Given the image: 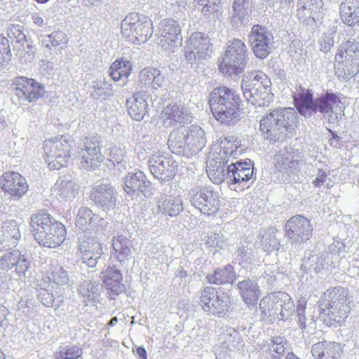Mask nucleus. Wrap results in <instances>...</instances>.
<instances>
[{"label": "nucleus", "mask_w": 359, "mask_h": 359, "mask_svg": "<svg viewBox=\"0 0 359 359\" xmlns=\"http://www.w3.org/2000/svg\"><path fill=\"white\" fill-rule=\"evenodd\" d=\"M217 293L216 289L212 286L205 287L201 291L199 304L205 312V307L213 304Z\"/></svg>", "instance_id": "obj_54"}, {"label": "nucleus", "mask_w": 359, "mask_h": 359, "mask_svg": "<svg viewBox=\"0 0 359 359\" xmlns=\"http://www.w3.org/2000/svg\"><path fill=\"white\" fill-rule=\"evenodd\" d=\"M149 168L154 177L169 180L175 175L174 167L170 158L160 154H154L149 160Z\"/></svg>", "instance_id": "obj_27"}, {"label": "nucleus", "mask_w": 359, "mask_h": 359, "mask_svg": "<svg viewBox=\"0 0 359 359\" xmlns=\"http://www.w3.org/2000/svg\"><path fill=\"white\" fill-rule=\"evenodd\" d=\"M262 249L267 253L276 249L278 242L273 231H266L260 238Z\"/></svg>", "instance_id": "obj_55"}, {"label": "nucleus", "mask_w": 359, "mask_h": 359, "mask_svg": "<svg viewBox=\"0 0 359 359\" xmlns=\"http://www.w3.org/2000/svg\"><path fill=\"white\" fill-rule=\"evenodd\" d=\"M91 95L97 98L106 99L113 95L112 86L105 78H97L93 82Z\"/></svg>", "instance_id": "obj_48"}, {"label": "nucleus", "mask_w": 359, "mask_h": 359, "mask_svg": "<svg viewBox=\"0 0 359 359\" xmlns=\"http://www.w3.org/2000/svg\"><path fill=\"white\" fill-rule=\"evenodd\" d=\"M31 266V260L27 254L18 250L5 252L0 258V269L8 271L14 269L19 279L25 278Z\"/></svg>", "instance_id": "obj_18"}, {"label": "nucleus", "mask_w": 359, "mask_h": 359, "mask_svg": "<svg viewBox=\"0 0 359 359\" xmlns=\"http://www.w3.org/2000/svg\"><path fill=\"white\" fill-rule=\"evenodd\" d=\"M205 245L215 254L224 248L225 241L221 233H211L205 237Z\"/></svg>", "instance_id": "obj_52"}, {"label": "nucleus", "mask_w": 359, "mask_h": 359, "mask_svg": "<svg viewBox=\"0 0 359 359\" xmlns=\"http://www.w3.org/2000/svg\"><path fill=\"white\" fill-rule=\"evenodd\" d=\"M49 278L53 283L59 286H67L69 279L67 271L63 266L57 264V262L51 264L49 269Z\"/></svg>", "instance_id": "obj_47"}, {"label": "nucleus", "mask_w": 359, "mask_h": 359, "mask_svg": "<svg viewBox=\"0 0 359 359\" xmlns=\"http://www.w3.org/2000/svg\"><path fill=\"white\" fill-rule=\"evenodd\" d=\"M109 161L113 163L114 165L123 164L122 166L126 168V151L124 148L121 146H114L109 149Z\"/></svg>", "instance_id": "obj_57"}, {"label": "nucleus", "mask_w": 359, "mask_h": 359, "mask_svg": "<svg viewBox=\"0 0 359 359\" xmlns=\"http://www.w3.org/2000/svg\"><path fill=\"white\" fill-rule=\"evenodd\" d=\"M152 21L137 13L126 15L121 24V34L133 43H145L153 32Z\"/></svg>", "instance_id": "obj_10"}, {"label": "nucleus", "mask_w": 359, "mask_h": 359, "mask_svg": "<svg viewBox=\"0 0 359 359\" xmlns=\"http://www.w3.org/2000/svg\"><path fill=\"white\" fill-rule=\"evenodd\" d=\"M187 128L183 126H180L170 133L168 144L172 152L181 153L187 147Z\"/></svg>", "instance_id": "obj_42"}, {"label": "nucleus", "mask_w": 359, "mask_h": 359, "mask_svg": "<svg viewBox=\"0 0 359 359\" xmlns=\"http://www.w3.org/2000/svg\"><path fill=\"white\" fill-rule=\"evenodd\" d=\"M188 198L193 206L208 216L215 215L219 210V198L211 187L191 188L188 193Z\"/></svg>", "instance_id": "obj_12"}, {"label": "nucleus", "mask_w": 359, "mask_h": 359, "mask_svg": "<svg viewBox=\"0 0 359 359\" xmlns=\"http://www.w3.org/2000/svg\"><path fill=\"white\" fill-rule=\"evenodd\" d=\"M238 255L245 257L252 254V243L247 241L246 238L241 239L238 243L237 249Z\"/></svg>", "instance_id": "obj_64"}, {"label": "nucleus", "mask_w": 359, "mask_h": 359, "mask_svg": "<svg viewBox=\"0 0 359 359\" xmlns=\"http://www.w3.org/2000/svg\"><path fill=\"white\" fill-rule=\"evenodd\" d=\"M212 53L210 39L203 33H193L186 42L184 57L191 64L208 59Z\"/></svg>", "instance_id": "obj_13"}, {"label": "nucleus", "mask_w": 359, "mask_h": 359, "mask_svg": "<svg viewBox=\"0 0 359 359\" xmlns=\"http://www.w3.org/2000/svg\"><path fill=\"white\" fill-rule=\"evenodd\" d=\"M287 341L280 337H275L269 342H264L260 344V348H265L267 355L272 359H282L285 350Z\"/></svg>", "instance_id": "obj_43"}, {"label": "nucleus", "mask_w": 359, "mask_h": 359, "mask_svg": "<svg viewBox=\"0 0 359 359\" xmlns=\"http://www.w3.org/2000/svg\"><path fill=\"white\" fill-rule=\"evenodd\" d=\"M30 224L34 238L41 245L55 248L65 239V226L55 221L44 210H39L33 215Z\"/></svg>", "instance_id": "obj_2"}, {"label": "nucleus", "mask_w": 359, "mask_h": 359, "mask_svg": "<svg viewBox=\"0 0 359 359\" xmlns=\"http://www.w3.org/2000/svg\"><path fill=\"white\" fill-rule=\"evenodd\" d=\"M311 352L316 359H339L342 349L339 343L323 341L314 344Z\"/></svg>", "instance_id": "obj_34"}, {"label": "nucleus", "mask_w": 359, "mask_h": 359, "mask_svg": "<svg viewBox=\"0 0 359 359\" xmlns=\"http://www.w3.org/2000/svg\"><path fill=\"white\" fill-rule=\"evenodd\" d=\"M15 95L21 104L29 103L38 100L44 94V88L32 79L20 76L12 84Z\"/></svg>", "instance_id": "obj_15"}, {"label": "nucleus", "mask_w": 359, "mask_h": 359, "mask_svg": "<svg viewBox=\"0 0 359 359\" xmlns=\"http://www.w3.org/2000/svg\"><path fill=\"white\" fill-rule=\"evenodd\" d=\"M133 69L132 63L125 59L116 60L109 67V74L114 81L122 80L121 86L127 83L128 77Z\"/></svg>", "instance_id": "obj_38"}, {"label": "nucleus", "mask_w": 359, "mask_h": 359, "mask_svg": "<svg viewBox=\"0 0 359 359\" xmlns=\"http://www.w3.org/2000/svg\"><path fill=\"white\" fill-rule=\"evenodd\" d=\"M95 215L88 208L85 206L81 207L78 210L75 219L76 226L83 231L90 230V226L93 222L92 220H93Z\"/></svg>", "instance_id": "obj_49"}, {"label": "nucleus", "mask_w": 359, "mask_h": 359, "mask_svg": "<svg viewBox=\"0 0 359 359\" xmlns=\"http://www.w3.org/2000/svg\"><path fill=\"white\" fill-rule=\"evenodd\" d=\"M147 97V93L141 90L134 93L132 97L127 100L128 112L133 119L140 121L144 118L148 109Z\"/></svg>", "instance_id": "obj_32"}, {"label": "nucleus", "mask_w": 359, "mask_h": 359, "mask_svg": "<svg viewBox=\"0 0 359 359\" xmlns=\"http://www.w3.org/2000/svg\"><path fill=\"white\" fill-rule=\"evenodd\" d=\"M273 161L277 168L293 173L299 168L301 156L291 147H286L283 151L274 156Z\"/></svg>", "instance_id": "obj_31"}, {"label": "nucleus", "mask_w": 359, "mask_h": 359, "mask_svg": "<svg viewBox=\"0 0 359 359\" xmlns=\"http://www.w3.org/2000/svg\"><path fill=\"white\" fill-rule=\"evenodd\" d=\"M229 171L228 184L230 186L237 185L234 189H244L245 186L249 187L247 183L252 180L253 176V168L251 166L250 162H231V164L229 165Z\"/></svg>", "instance_id": "obj_25"}, {"label": "nucleus", "mask_w": 359, "mask_h": 359, "mask_svg": "<svg viewBox=\"0 0 359 359\" xmlns=\"http://www.w3.org/2000/svg\"><path fill=\"white\" fill-rule=\"evenodd\" d=\"M50 40L53 47L64 49L67 46L68 39L65 32L56 31L50 34Z\"/></svg>", "instance_id": "obj_60"}, {"label": "nucleus", "mask_w": 359, "mask_h": 359, "mask_svg": "<svg viewBox=\"0 0 359 359\" xmlns=\"http://www.w3.org/2000/svg\"><path fill=\"white\" fill-rule=\"evenodd\" d=\"M102 287L95 282L84 281L80 285L79 292L87 301L94 300L99 294Z\"/></svg>", "instance_id": "obj_51"}, {"label": "nucleus", "mask_w": 359, "mask_h": 359, "mask_svg": "<svg viewBox=\"0 0 359 359\" xmlns=\"http://www.w3.org/2000/svg\"><path fill=\"white\" fill-rule=\"evenodd\" d=\"M187 147L193 151H200L205 144L206 139L204 130L198 126H191L187 128Z\"/></svg>", "instance_id": "obj_44"}, {"label": "nucleus", "mask_w": 359, "mask_h": 359, "mask_svg": "<svg viewBox=\"0 0 359 359\" xmlns=\"http://www.w3.org/2000/svg\"><path fill=\"white\" fill-rule=\"evenodd\" d=\"M248 60L247 48L242 40L234 39L230 42L219 63L220 71L226 75H238L243 72Z\"/></svg>", "instance_id": "obj_11"}, {"label": "nucleus", "mask_w": 359, "mask_h": 359, "mask_svg": "<svg viewBox=\"0 0 359 359\" xmlns=\"http://www.w3.org/2000/svg\"><path fill=\"white\" fill-rule=\"evenodd\" d=\"M306 302L304 299H299L297 302V323L302 329L306 328V317L304 315Z\"/></svg>", "instance_id": "obj_62"}, {"label": "nucleus", "mask_w": 359, "mask_h": 359, "mask_svg": "<svg viewBox=\"0 0 359 359\" xmlns=\"http://www.w3.org/2000/svg\"><path fill=\"white\" fill-rule=\"evenodd\" d=\"M312 231L310 221L300 215L292 217L285 224V236L292 244L304 243L311 238Z\"/></svg>", "instance_id": "obj_14"}, {"label": "nucleus", "mask_w": 359, "mask_h": 359, "mask_svg": "<svg viewBox=\"0 0 359 359\" xmlns=\"http://www.w3.org/2000/svg\"><path fill=\"white\" fill-rule=\"evenodd\" d=\"M206 170L210 180L216 184L226 182L228 184L229 180V165L222 164L217 162H207Z\"/></svg>", "instance_id": "obj_39"}, {"label": "nucleus", "mask_w": 359, "mask_h": 359, "mask_svg": "<svg viewBox=\"0 0 359 359\" xmlns=\"http://www.w3.org/2000/svg\"><path fill=\"white\" fill-rule=\"evenodd\" d=\"M294 95V101L296 103L299 112L304 115H309L310 113L319 111L320 112L327 114L329 118H332V114L341 115V102L339 98L332 93H327L320 97L313 100V94L311 90L299 88Z\"/></svg>", "instance_id": "obj_3"}, {"label": "nucleus", "mask_w": 359, "mask_h": 359, "mask_svg": "<svg viewBox=\"0 0 359 359\" xmlns=\"http://www.w3.org/2000/svg\"><path fill=\"white\" fill-rule=\"evenodd\" d=\"M83 146L79 156L81 167L86 170L97 168L104 160L98 138L96 137L85 138Z\"/></svg>", "instance_id": "obj_17"}, {"label": "nucleus", "mask_w": 359, "mask_h": 359, "mask_svg": "<svg viewBox=\"0 0 359 359\" xmlns=\"http://www.w3.org/2000/svg\"><path fill=\"white\" fill-rule=\"evenodd\" d=\"M157 43L165 50L174 52L182 40L178 22L172 19H165L158 27Z\"/></svg>", "instance_id": "obj_16"}, {"label": "nucleus", "mask_w": 359, "mask_h": 359, "mask_svg": "<svg viewBox=\"0 0 359 359\" xmlns=\"http://www.w3.org/2000/svg\"><path fill=\"white\" fill-rule=\"evenodd\" d=\"M233 351V348L220 344L219 342L218 344H216L214 346V352L216 357V359H229L231 357V352Z\"/></svg>", "instance_id": "obj_61"}, {"label": "nucleus", "mask_w": 359, "mask_h": 359, "mask_svg": "<svg viewBox=\"0 0 359 359\" xmlns=\"http://www.w3.org/2000/svg\"><path fill=\"white\" fill-rule=\"evenodd\" d=\"M103 284L111 295L116 296L125 290L122 273L114 266H109L101 273Z\"/></svg>", "instance_id": "obj_33"}, {"label": "nucleus", "mask_w": 359, "mask_h": 359, "mask_svg": "<svg viewBox=\"0 0 359 359\" xmlns=\"http://www.w3.org/2000/svg\"><path fill=\"white\" fill-rule=\"evenodd\" d=\"M237 288L243 301L248 307L254 308L261 295L257 283L249 278L245 279L237 283Z\"/></svg>", "instance_id": "obj_35"}, {"label": "nucleus", "mask_w": 359, "mask_h": 359, "mask_svg": "<svg viewBox=\"0 0 359 359\" xmlns=\"http://www.w3.org/2000/svg\"><path fill=\"white\" fill-rule=\"evenodd\" d=\"M161 118L165 127L182 126L191 122L192 116L188 109L180 104H168L161 111Z\"/></svg>", "instance_id": "obj_23"}, {"label": "nucleus", "mask_w": 359, "mask_h": 359, "mask_svg": "<svg viewBox=\"0 0 359 359\" xmlns=\"http://www.w3.org/2000/svg\"><path fill=\"white\" fill-rule=\"evenodd\" d=\"M113 255L120 262L128 259L132 254V242L126 236L118 235L112 240Z\"/></svg>", "instance_id": "obj_40"}, {"label": "nucleus", "mask_w": 359, "mask_h": 359, "mask_svg": "<svg viewBox=\"0 0 359 359\" xmlns=\"http://www.w3.org/2000/svg\"><path fill=\"white\" fill-rule=\"evenodd\" d=\"M248 37L255 55L259 58L266 57L270 53L273 44V36L271 32L256 25L252 27Z\"/></svg>", "instance_id": "obj_20"}, {"label": "nucleus", "mask_w": 359, "mask_h": 359, "mask_svg": "<svg viewBox=\"0 0 359 359\" xmlns=\"http://www.w3.org/2000/svg\"><path fill=\"white\" fill-rule=\"evenodd\" d=\"M240 97L226 86L215 88L210 95L209 104L214 117L220 123L234 125L239 120Z\"/></svg>", "instance_id": "obj_1"}, {"label": "nucleus", "mask_w": 359, "mask_h": 359, "mask_svg": "<svg viewBox=\"0 0 359 359\" xmlns=\"http://www.w3.org/2000/svg\"><path fill=\"white\" fill-rule=\"evenodd\" d=\"M82 355V350L76 346H67L62 347L55 352V358L57 359H76Z\"/></svg>", "instance_id": "obj_53"}, {"label": "nucleus", "mask_w": 359, "mask_h": 359, "mask_svg": "<svg viewBox=\"0 0 359 359\" xmlns=\"http://www.w3.org/2000/svg\"><path fill=\"white\" fill-rule=\"evenodd\" d=\"M225 137L222 140L219 144L213 145L207 162H217L227 165L231 162V158H235L238 155V149L240 143L237 140Z\"/></svg>", "instance_id": "obj_21"}, {"label": "nucleus", "mask_w": 359, "mask_h": 359, "mask_svg": "<svg viewBox=\"0 0 359 359\" xmlns=\"http://www.w3.org/2000/svg\"><path fill=\"white\" fill-rule=\"evenodd\" d=\"M294 303L290 296L284 292H278L264 297L259 309L265 318L273 317L278 320L287 319L294 311Z\"/></svg>", "instance_id": "obj_9"}, {"label": "nucleus", "mask_w": 359, "mask_h": 359, "mask_svg": "<svg viewBox=\"0 0 359 359\" xmlns=\"http://www.w3.org/2000/svg\"><path fill=\"white\" fill-rule=\"evenodd\" d=\"M236 278L233 267L230 264H227L222 268H217L212 274H208L207 276L210 283L216 285L232 283L235 281Z\"/></svg>", "instance_id": "obj_41"}, {"label": "nucleus", "mask_w": 359, "mask_h": 359, "mask_svg": "<svg viewBox=\"0 0 359 359\" xmlns=\"http://www.w3.org/2000/svg\"><path fill=\"white\" fill-rule=\"evenodd\" d=\"M336 32V28L332 27L322 34L319 39L320 50L326 53L331 50L334 43V36Z\"/></svg>", "instance_id": "obj_56"}, {"label": "nucleus", "mask_w": 359, "mask_h": 359, "mask_svg": "<svg viewBox=\"0 0 359 359\" xmlns=\"http://www.w3.org/2000/svg\"><path fill=\"white\" fill-rule=\"evenodd\" d=\"M335 74L342 81H348L359 72V43H342L335 55Z\"/></svg>", "instance_id": "obj_7"}, {"label": "nucleus", "mask_w": 359, "mask_h": 359, "mask_svg": "<svg viewBox=\"0 0 359 359\" xmlns=\"http://www.w3.org/2000/svg\"><path fill=\"white\" fill-rule=\"evenodd\" d=\"M7 35L10 39H15L18 43L25 41V34L23 32V27L20 25H11L8 27Z\"/></svg>", "instance_id": "obj_59"}, {"label": "nucleus", "mask_w": 359, "mask_h": 359, "mask_svg": "<svg viewBox=\"0 0 359 359\" xmlns=\"http://www.w3.org/2000/svg\"><path fill=\"white\" fill-rule=\"evenodd\" d=\"M79 251L82 262L89 267H94L103 253V248L95 238L83 235L79 238Z\"/></svg>", "instance_id": "obj_22"}, {"label": "nucleus", "mask_w": 359, "mask_h": 359, "mask_svg": "<svg viewBox=\"0 0 359 359\" xmlns=\"http://www.w3.org/2000/svg\"><path fill=\"white\" fill-rule=\"evenodd\" d=\"M295 114L292 108L278 109L266 114L259 121L264 138L271 142L283 141L296 118Z\"/></svg>", "instance_id": "obj_4"}, {"label": "nucleus", "mask_w": 359, "mask_h": 359, "mask_svg": "<svg viewBox=\"0 0 359 359\" xmlns=\"http://www.w3.org/2000/svg\"><path fill=\"white\" fill-rule=\"evenodd\" d=\"M90 197L97 206L106 212L114 210L116 205V193L110 184L93 187Z\"/></svg>", "instance_id": "obj_24"}, {"label": "nucleus", "mask_w": 359, "mask_h": 359, "mask_svg": "<svg viewBox=\"0 0 359 359\" xmlns=\"http://www.w3.org/2000/svg\"><path fill=\"white\" fill-rule=\"evenodd\" d=\"M351 300L347 289L336 287L327 290L321 297L320 309L329 320V323H341L347 317Z\"/></svg>", "instance_id": "obj_6"}, {"label": "nucleus", "mask_w": 359, "mask_h": 359, "mask_svg": "<svg viewBox=\"0 0 359 359\" xmlns=\"http://www.w3.org/2000/svg\"><path fill=\"white\" fill-rule=\"evenodd\" d=\"M139 81L144 86H151L153 90L163 88L165 84V76L158 69L146 67L139 74Z\"/></svg>", "instance_id": "obj_37"}, {"label": "nucleus", "mask_w": 359, "mask_h": 359, "mask_svg": "<svg viewBox=\"0 0 359 359\" xmlns=\"http://www.w3.org/2000/svg\"><path fill=\"white\" fill-rule=\"evenodd\" d=\"M0 187L13 201L20 199L28 190L25 178L16 172L4 173L0 177Z\"/></svg>", "instance_id": "obj_19"}, {"label": "nucleus", "mask_w": 359, "mask_h": 359, "mask_svg": "<svg viewBox=\"0 0 359 359\" xmlns=\"http://www.w3.org/2000/svg\"><path fill=\"white\" fill-rule=\"evenodd\" d=\"M222 331L219 334V342L228 346L232 348H238L243 346V341L240 334L231 327L222 328Z\"/></svg>", "instance_id": "obj_46"}, {"label": "nucleus", "mask_w": 359, "mask_h": 359, "mask_svg": "<svg viewBox=\"0 0 359 359\" xmlns=\"http://www.w3.org/2000/svg\"><path fill=\"white\" fill-rule=\"evenodd\" d=\"M11 57V49L8 40L0 34V68L8 64Z\"/></svg>", "instance_id": "obj_58"}, {"label": "nucleus", "mask_w": 359, "mask_h": 359, "mask_svg": "<svg viewBox=\"0 0 359 359\" xmlns=\"http://www.w3.org/2000/svg\"><path fill=\"white\" fill-rule=\"evenodd\" d=\"M230 297L224 292L217 293L215 299L211 306L205 307V312L219 317L224 316L229 311Z\"/></svg>", "instance_id": "obj_45"}, {"label": "nucleus", "mask_w": 359, "mask_h": 359, "mask_svg": "<svg viewBox=\"0 0 359 359\" xmlns=\"http://www.w3.org/2000/svg\"><path fill=\"white\" fill-rule=\"evenodd\" d=\"M20 238V224L17 221L6 220L0 224V250L15 245Z\"/></svg>", "instance_id": "obj_30"}, {"label": "nucleus", "mask_w": 359, "mask_h": 359, "mask_svg": "<svg viewBox=\"0 0 359 359\" xmlns=\"http://www.w3.org/2000/svg\"><path fill=\"white\" fill-rule=\"evenodd\" d=\"M270 79L259 71H252L243 75L241 88L244 97L252 105H268L273 98Z\"/></svg>", "instance_id": "obj_5"}, {"label": "nucleus", "mask_w": 359, "mask_h": 359, "mask_svg": "<svg viewBox=\"0 0 359 359\" xmlns=\"http://www.w3.org/2000/svg\"><path fill=\"white\" fill-rule=\"evenodd\" d=\"M74 141L62 135L43 142L45 159L50 170H60L68 164Z\"/></svg>", "instance_id": "obj_8"}, {"label": "nucleus", "mask_w": 359, "mask_h": 359, "mask_svg": "<svg viewBox=\"0 0 359 359\" xmlns=\"http://www.w3.org/2000/svg\"><path fill=\"white\" fill-rule=\"evenodd\" d=\"M340 15L343 22L348 26H353L359 22V9L352 8L344 3L340 6Z\"/></svg>", "instance_id": "obj_50"}, {"label": "nucleus", "mask_w": 359, "mask_h": 359, "mask_svg": "<svg viewBox=\"0 0 359 359\" xmlns=\"http://www.w3.org/2000/svg\"><path fill=\"white\" fill-rule=\"evenodd\" d=\"M80 187L69 175L60 177L55 182L53 192L60 199L71 201L79 191Z\"/></svg>", "instance_id": "obj_29"}, {"label": "nucleus", "mask_w": 359, "mask_h": 359, "mask_svg": "<svg viewBox=\"0 0 359 359\" xmlns=\"http://www.w3.org/2000/svg\"><path fill=\"white\" fill-rule=\"evenodd\" d=\"M92 224L90 226V230H93L95 232L102 231L108 225V221L101 217L100 215H95Z\"/></svg>", "instance_id": "obj_63"}, {"label": "nucleus", "mask_w": 359, "mask_h": 359, "mask_svg": "<svg viewBox=\"0 0 359 359\" xmlns=\"http://www.w3.org/2000/svg\"><path fill=\"white\" fill-rule=\"evenodd\" d=\"M158 210L165 216L175 217L184 210L182 198L180 196H163L158 201Z\"/></svg>", "instance_id": "obj_36"}, {"label": "nucleus", "mask_w": 359, "mask_h": 359, "mask_svg": "<svg viewBox=\"0 0 359 359\" xmlns=\"http://www.w3.org/2000/svg\"><path fill=\"white\" fill-rule=\"evenodd\" d=\"M322 0H298L297 16L305 25H312L320 17L323 8Z\"/></svg>", "instance_id": "obj_26"}, {"label": "nucleus", "mask_w": 359, "mask_h": 359, "mask_svg": "<svg viewBox=\"0 0 359 359\" xmlns=\"http://www.w3.org/2000/svg\"><path fill=\"white\" fill-rule=\"evenodd\" d=\"M123 189L128 195L141 193L147 196L151 194V183L141 171L128 173L126 177Z\"/></svg>", "instance_id": "obj_28"}]
</instances>
